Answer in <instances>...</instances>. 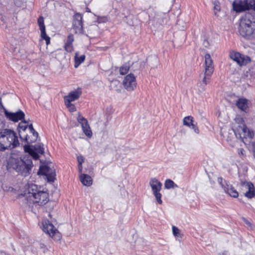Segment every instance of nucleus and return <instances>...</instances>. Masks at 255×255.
<instances>
[{
    "instance_id": "f257e3e1",
    "label": "nucleus",
    "mask_w": 255,
    "mask_h": 255,
    "mask_svg": "<svg viewBox=\"0 0 255 255\" xmlns=\"http://www.w3.org/2000/svg\"><path fill=\"white\" fill-rule=\"evenodd\" d=\"M27 198L29 202L37 203L41 206L46 204L49 200L48 193L35 184L29 186Z\"/></svg>"
},
{
    "instance_id": "f03ea898",
    "label": "nucleus",
    "mask_w": 255,
    "mask_h": 255,
    "mask_svg": "<svg viewBox=\"0 0 255 255\" xmlns=\"http://www.w3.org/2000/svg\"><path fill=\"white\" fill-rule=\"evenodd\" d=\"M18 144V137L13 130L5 129L0 132V150L13 148Z\"/></svg>"
},
{
    "instance_id": "7ed1b4c3",
    "label": "nucleus",
    "mask_w": 255,
    "mask_h": 255,
    "mask_svg": "<svg viewBox=\"0 0 255 255\" xmlns=\"http://www.w3.org/2000/svg\"><path fill=\"white\" fill-rule=\"evenodd\" d=\"M232 129L237 138L243 140L244 138L252 139L254 136L253 130L249 129L245 125L243 119L237 117L232 124Z\"/></svg>"
},
{
    "instance_id": "20e7f679",
    "label": "nucleus",
    "mask_w": 255,
    "mask_h": 255,
    "mask_svg": "<svg viewBox=\"0 0 255 255\" xmlns=\"http://www.w3.org/2000/svg\"><path fill=\"white\" fill-rule=\"evenodd\" d=\"M19 134L21 139L24 140L28 144L35 142L38 133L33 128L32 125H28L25 121H21L18 124Z\"/></svg>"
},
{
    "instance_id": "39448f33",
    "label": "nucleus",
    "mask_w": 255,
    "mask_h": 255,
    "mask_svg": "<svg viewBox=\"0 0 255 255\" xmlns=\"http://www.w3.org/2000/svg\"><path fill=\"white\" fill-rule=\"evenodd\" d=\"M239 31L241 35L247 39L255 38V22L251 21L246 15L241 19Z\"/></svg>"
},
{
    "instance_id": "423d86ee",
    "label": "nucleus",
    "mask_w": 255,
    "mask_h": 255,
    "mask_svg": "<svg viewBox=\"0 0 255 255\" xmlns=\"http://www.w3.org/2000/svg\"><path fill=\"white\" fill-rule=\"evenodd\" d=\"M12 168L16 172L24 176L28 175L33 166L32 162L28 157H23L20 159H12Z\"/></svg>"
},
{
    "instance_id": "0eeeda50",
    "label": "nucleus",
    "mask_w": 255,
    "mask_h": 255,
    "mask_svg": "<svg viewBox=\"0 0 255 255\" xmlns=\"http://www.w3.org/2000/svg\"><path fill=\"white\" fill-rule=\"evenodd\" d=\"M51 221L47 219H43L42 222V229L43 232L49 235L54 240L59 241L61 239V233L54 226Z\"/></svg>"
},
{
    "instance_id": "6e6552de",
    "label": "nucleus",
    "mask_w": 255,
    "mask_h": 255,
    "mask_svg": "<svg viewBox=\"0 0 255 255\" xmlns=\"http://www.w3.org/2000/svg\"><path fill=\"white\" fill-rule=\"evenodd\" d=\"M24 150L35 160L39 158V154H43L44 153V145L41 143L35 144L32 147L30 145H25L24 146Z\"/></svg>"
},
{
    "instance_id": "1a4fd4ad",
    "label": "nucleus",
    "mask_w": 255,
    "mask_h": 255,
    "mask_svg": "<svg viewBox=\"0 0 255 255\" xmlns=\"http://www.w3.org/2000/svg\"><path fill=\"white\" fill-rule=\"evenodd\" d=\"M230 57L240 66L245 65L251 61V59L249 56L242 55L240 53L235 51L230 52Z\"/></svg>"
},
{
    "instance_id": "9d476101",
    "label": "nucleus",
    "mask_w": 255,
    "mask_h": 255,
    "mask_svg": "<svg viewBox=\"0 0 255 255\" xmlns=\"http://www.w3.org/2000/svg\"><path fill=\"white\" fill-rule=\"evenodd\" d=\"M4 113L7 119L14 123L24 120L25 117L24 113L21 110L13 113L9 112L4 109Z\"/></svg>"
},
{
    "instance_id": "9b49d317",
    "label": "nucleus",
    "mask_w": 255,
    "mask_h": 255,
    "mask_svg": "<svg viewBox=\"0 0 255 255\" xmlns=\"http://www.w3.org/2000/svg\"><path fill=\"white\" fill-rule=\"evenodd\" d=\"M233 9L237 12H241L251 9L249 0H235L233 3Z\"/></svg>"
},
{
    "instance_id": "f8f14e48",
    "label": "nucleus",
    "mask_w": 255,
    "mask_h": 255,
    "mask_svg": "<svg viewBox=\"0 0 255 255\" xmlns=\"http://www.w3.org/2000/svg\"><path fill=\"white\" fill-rule=\"evenodd\" d=\"M123 85L128 91H133L136 86L135 77L132 74L126 76L123 81Z\"/></svg>"
},
{
    "instance_id": "ddd939ff",
    "label": "nucleus",
    "mask_w": 255,
    "mask_h": 255,
    "mask_svg": "<svg viewBox=\"0 0 255 255\" xmlns=\"http://www.w3.org/2000/svg\"><path fill=\"white\" fill-rule=\"evenodd\" d=\"M77 121L81 124L83 132L90 138L92 136V132L88 124V121L84 118L80 113H78Z\"/></svg>"
},
{
    "instance_id": "4468645a",
    "label": "nucleus",
    "mask_w": 255,
    "mask_h": 255,
    "mask_svg": "<svg viewBox=\"0 0 255 255\" xmlns=\"http://www.w3.org/2000/svg\"><path fill=\"white\" fill-rule=\"evenodd\" d=\"M38 173L46 176L49 182H53L55 179L56 174L53 169L47 165L41 166Z\"/></svg>"
},
{
    "instance_id": "2eb2a0df",
    "label": "nucleus",
    "mask_w": 255,
    "mask_h": 255,
    "mask_svg": "<svg viewBox=\"0 0 255 255\" xmlns=\"http://www.w3.org/2000/svg\"><path fill=\"white\" fill-rule=\"evenodd\" d=\"M149 184L151 188L153 194L156 198L157 202L159 203V193H158L159 181L158 179L155 178H152L150 180Z\"/></svg>"
},
{
    "instance_id": "dca6fc26",
    "label": "nucleus",
    "mask_w": 255,
    "mask_h": 255,
    "mask_svg": "<svg viewBox=\"0 0 255 255\" xmlns=\"http://www.w3.org/2000/svg\"><path fill=\"white\" fill-rule=\"evenodd\" d=\"M73 25L77 31L81 32L83 31L82 15L81 14L76 13L74 15Z\"/></svg>"
},
{
    "instance_id": "f3484780",
    "label": "nucleus",
    "mask_w": 255,
    "mask_h": 255,
    "mask_svg": "<svg viewBox=\"0 0 255 255\" xmlns=\"http://www.w3.org/2000/svg\"><path fill=\"white\" fill-rule=\"evenodd\" d=\"M183 125L193 129L196 133H199V129L197 125L194 123L193 118L192 116L185 117L183 119Z\"/></svg>"
},
{
    "instance_id": "a211bd4d",
    "label": "nucleus",
    "mask_w": 255,
    "mask_h": 255,
    "mask_svg": "<svg viewBox=\"0 0 255 255\" xmlns=\"http://www.w3.org/2000/svg\"><path fill=\"white\" fill-rule=\"evenodd\" d=\"M205 71L207 74H212L214 72L213 61L209 54L205 55Z\"/></svg>"
},
{
    "instance_id": "6ab92c4d",
    "label": "nucleus",
    "mask_w": 255,
    "mask_h": 255,
    "mask_svg": "<svg viewBox=\"0 0 255 255\" xmlns=\"http://www.w3.org/2000/svg\"><path fill=\"white\" fill-rule=\"evenodd\" d=\"M236 105L240 110L247 112L249 108V101L245 98H240L236 101Z\"/></svg>"
},
{
    "instance_id": "aec40b11",
    "label": "nucleus",
    "mask_w": 255,
    "mask_h": 255,
    "mask_svg": "<svg viewBox=\"0 0 255 255\" xmlns=\"http://www.w3.org/2000/svg\"><path fill=\"white\" fill-rule=\"evenodd\" d=\"M82 94L81 89L78 88L76 90L72 91L69 94L65 96L64 100L68 102H72L77 100Z\"/></svg>"
},
{
    "instance_id": "412c9836",
    "label": "nucleus",
    "mask_w": 255,
    "mask_h": 255,
    "mask_svg": "<svg viewBox=\"0 0 255 255\" xmlns=\"http://www.w3.org/2000/svg\"><path fill=\"white\" fill-rule=\"evenodd\" d=\"M244 185L248 189V191L245 194L246 197L251 199L255 196V187L252 182H247L244 183Z\"/></svg>"
},
{
    "instance_id": "4be33fe9",
    "label": "nucleus",
    "mask_w": 255,
    "mask_h": 255,
    "mask_svg": "<svg viewBox=\"0 0 255 255\" xmlns=\"http://www.w3.org/2000/svg\"><path fill=\"white\" fill-rule=\"evenodd\" d=\"M74 40V36L70 34L68 37L66 42L64 44V49L68 52H71L73 50V42Z\"/></svg>"
},
{
    "instance_id": "5701e85b",
    "label": "nucleus",
    "mask_w": 255,
    "mask_h": 255,
    "mask_svg": "<svg viewBox=\"0 0 255 255\" xmlns=\"http://www.w3.org/2000/svg\"><path fill=\"white\" fill-rule=\"evenodd\" d=\"M226 187L224 188V191L225 192L228 193L231 196L236 198L238 196L239 194L238 192L236 190L233 186L228 184V183H226Z\"/></svg>"
},
{
    "instance_id": "b1692460",
    "label": "nucleus",
    "mask_w": 255,
    "mask_h": 255,
    "mask_svg": "<svg viewBox=\"0 0 255 255\" xmlns=\"http://www.w3.org/2000/svg\"><path fill=\"white\" fill-rule=\"evenodd\" d=\"M80 178L81 182L84 185L89 186L92 185V179L89 175L83 174L80 175Z\"/></svg>"
},
{
    "instance_id": "393cba45",
    "label": "nucleus",
    "mask_w": 255,
    "mask_h": 255,
    "mask_svg": "<svg viewBox=\"0 0 255 255\" xmlns=\"http://www.w3.org/2000/svg\"><path fill=\"white\" fill-rule=\"evenodd\" d=\"M212 74L208 75L205 72L204 77L201 83L199 84V87L202 90H205V86L208 84L210 81V77Z\"/></svg>"
},
{
    "instance_id": "a878e982",
    "label": "nucleus",
    "mask_w": 255,
    "mask_h": 255,
    "mask_svg": "<svg viewBox=\"0 0 255 255\" xmlns=\"http://www.w3.org/2000/svg\"><path fill=\"white\" fill-rule=\"evenodd\" d=\"M75 64L74 67L77 68L81 63H82L85 60V55H82L79 56V52H76L75 55Z\"/></svg>"
},
{
    "instance_id": "bb28decb",
    "label": "nucleus",
    "mask_w": 255,
    "mask_h": 255,
    "mask_svg": "<svg viewBox=\"0 0 255 255\" xmlns=\"http://www.w3.org/2000/svg\"><path fill=\"white\" fill-rule=\"evenodd\" d=\"M164 186L165 188L167 189L174 188L178 187V186L176 184H175L172 180L170 179H167L165 181L164 183Z\"/></svg>"
},
{
    "instance_id": "cd10ccee",
    "label": "nucleus",
    "mask_w": 255,
    "mask_h": 255,
    "mask_svg": "<svg viewBox=\"0 0 255 255\" xmlns=\"http://www.w3.org/2000/svg\"><path fill=\"white\" fill-rule=\"evenodd\" d=\"M172 233L173 235L176 238H181L182 237V234L181 231L176 227L173 226L172 227Z\"/></svg>"
},
{
    "instance_id": "c85d7f7f",
    "label": "nucleus",
    "mask_w": 255,
    "mask_h": 255,
    "mask_svg": "<svg viewBox=\"0 0 255 255\" xmlns=\"http://www.w3.org/2000/svg\"><path fill=\"white\" fill-rule=\"evenodd\" d=\"M41 31V37L42 39H44L46 41V43L47 45H48L50 43V38L49 36L46 34V30L43 29L40 30Z\"/></svg>"
},
{
    "instance_id": "c756f323",
    "label": "nucleus",
    "mask_w": 255,
    "mask_h": 255,
    "mask_svg": "<svg viewBox=\"0 0 255 255\" xmlns=\"http://www.w3.org/2000/svg\"><path fill=\"white\" fill-rule=\"evenodd\" d=\"M214 4V14L216 16H218V12L220 10V3L217 0H215L213 2Z\"/></svg>"
},
{
    "instance_id": "7c9ffc66",
    "label": "nucleus",
    "mask_w": 255,
    "mask_h": 255,
    "mask_svg": "<svg viewBox=\"0 0 255 255\" xmlns=\"http://www.w3.org/2000/svg\"><path fill=\"white\" fill-rule=\"evenodd\" d=\"M37 23L40 30L45 29L43 17L40 16L38 19Z\"/></svg>"
},
{
    "instance_id": "2f4dec72",
    "label": "nucleus",
    "mask_w": 255,
    "mask_h": 255,
    "mask_svg": "<svg viewBox=\"0 0 255 255\" xmlns=\"http://www.w3.org/2000/svg\"><path fill=\"white\" fill-rule=\"evenodd\" d=\"M129 67L128 65H123L120 69V73L121 75L127 74L129 71Z\"/></svg>"
},
{
    "instance_id": "473e14b6",
    "label": "nucleus",
    "mask_w": 255,
    "mask_h": 255,
    "mask_svg": "<svg viewBox=\"0 0 255 255\" xmlns=\"http://www.w3.org/2000/svg\"><path fill=\"white\" fill-rule=\"evenodd\" d=\"M65 103L70 112H74L76 110V108L75 105L71 104V102H68L67 101H65Z\"/></svg>"
},
{
    "instance_id": "72a5a7b5",
    "label": "nucleus",
    "mask_w": 255,
    "mask_h": 255,
    "mask_svg": "<svg viewBox=\"0 0 255 255\" xmlns=\"http://www.w3.org/2000/svg\"><path fill=\"white\" fill-rule=\"evenodd\" d=\"M218 182L220 184L222 188L224 190V188L226 187V183H227L226 181H224L222 177H218L217 179Z\"/></svg>"
},
{
    "instance_id": "f704fd0d",
    "label": "nucleus",
    "mask_w": 255,
    "mask_h": 255,
    "mask_svg": "<svg viewBox=\"0 0 255 255\" xmlns=\"http://www.w3.org/2000/svg\"><path fill=\"white\" fill-rule=\"evenodd\" d=\"M14 4L18 7H22L24 5L23 0H14Z\"/></svg>"
},
{
    "instance_id": "c9c22d12",
    "label": "nucleus",
    "mask_w": 255,
    "mask_h": 255,
    "mask_svg": "<svg viewBox=\"0 0 255 255\" xmlns=\"http://www.w3.org/2000/svg\"><path fill=\"white\" fill-rule=\"evenodd\" d=\"M108 18L107 16L98 17L97 21L98 23H105L108 21Z\"/></svg>"
},
{
    "instance_id": "e433bc0d",
    "label": "nucleus",
    "mask_w": 255,
    "mask_h": 255,
    "mask_svg": "<svg viewBox=\"0 0 255 255\" xmlns=\"http://www.w3.org/2000/svg\"><path fill=\"white\" fill-rule=\"evenodd\" d=\"M238 153L241 158H243L245 156V150L243 148L238 149Z\"/></svg>"
},
{
    "instance_id": "4c0bfd02",
    "label": "nucleus",
    "mask_w": 255,
    "mask_h": 255,
    "mask_svg": "<svg viewBox=\"0 0 255 255\" xmlns=\"http://www.w3.org/2000/svg\"><path fill=\"white\" fill-rule=\"evenodd\" d=\"M77 161L78 162V164H79V165H81V164H82V163L84 162V157L80 155V156H77Z\"/></svg>"
},
{
    "instance_id": "58836bf2",
    "label": "nucleus",
    "mask_w": 255,
    "mask_h": 255,
    "mask_svg": "<svg viewBox=\"0 0 255 255\" xmlns=\"http://www.w3.org/2000/svg\"><path fill=\"white\" fill-rule=\"evenodd\" d=\"M251 149L253 153L254 157L255 158V141L252 142L251 143Z\"/></svg>"
},
{
    "instance_id": "ea45409f",
    "label": "nucleus",
    "mask_w": 255,
    "mask_h": 255,
    "mask_svg": "<svg viewBox=\"0 0 255 255\" xmlns=\"http://www.w3.org/2000/svg\"><path fill=\"white\" fill-rule=\"evenodd\" d=\"M249 4L251 5V9L253 8L255 10V0H250Z\"/></svg>"
},
{
    "instance_id": "a19ab883",
    "label": "nucleus",
    "mask_w": 255,
    "mask_h": 255,
    "mask_svg": "<svg viewBox=\"0 0 255 255\" xmlns=\"http://www.w3.org/2000/svg\"><path fill=\"white\" fill-rule=\"evenodd\" d=\"M4 122L0 119V130L4 128Z\"/></svg>"
},
{
    "instance_id": "79ce46f5",
    "label": "nucleus",
    "mask_w": 255,
    "mask_h": 255,
    "mask_svg": "<svg viewBox=\"0 0 255 255\" xmlns=\"http://www.w3.org/2000/svg\"><path fill=\"white\" fill-rule=\"evenodd\" d=\"M219 255H230L229 254V253L227 252L224 251L221 253H220Z\"/></svg>"
},
{
    "instance_id": "37998d69",
    "label": "nucleus",
    "mask_w": 255,
    "mask_h": 255,
    "mask_svg": "<svg viewBox=\"0 0 255 255\" xmlns=\"http://www.w3.org/2000/svg\"><path fill=\"white\" fill-rule=\"evenodd\" d=\"M78 168H79V171L80 172H82V164H81V165H79V164H78Z\"/></svg>"
},
{
    "instance_id": "c03bdc74",
    "label": "nucleus",
    "mask_w": 255,
    "mask_h": 255,
    "mask_svg": "<svg viewBox=\"0 0 255 255\" xmlns=\"http://www.w3.org/2000/svg\"><path fill=\"white\" fill-rule=\"evenodd\" d=\"M48 216L50 219H51V215L50 214H49Z\"/></svg>"
},
{
    "instance_id": "a18cd8bd",
    "label": "nucleus",
    "mask_w": 255,
    "mask_h": 255,
    "mask_svg": "<svg viewBox=\"0 0 255 255\" xmlns=\"http://www.w3.org/2000/svg\"><path fill=\"white\" fill-rule=\"evenodd\" d=\"M247 224H249L250 223L249 222H247Z\"/></svg>"
}]
</instances>
